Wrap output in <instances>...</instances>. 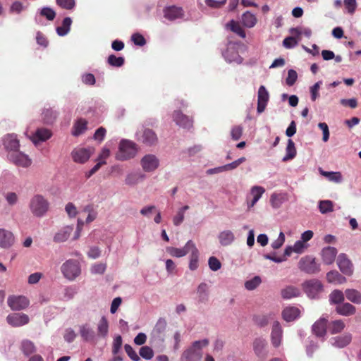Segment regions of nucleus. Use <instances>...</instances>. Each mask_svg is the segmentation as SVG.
<instances>
[{
  "label": "nucleus",
  "mask_w": 361,
  "mask_h": 361,
  "mask_svg": "<svg viewBox=\"0 0 361 361\" xmlns=\"http://www.w3.org/2000/svg\"><path fill=\"white\" fill-rule=\"evenodd\" d=\"M209 344L208 338L195 341L185 349L183 354L182 358L190 361H197L202 358V350L207 347Z\"/></svg>",
  "instance_id": "nucleus-1"
},
{
  "label": "nucleus",
  "mask_w": 361,
  "mask_h": 361,
  "mask_svg": "<svg viewBox=\"0 0 361 361\" xmlns=\"http://www.w3.org/2000/svg\"><path fill=\"white\" fill-rule=\"evenodd\" d=\"M29 208L33 216L41 218L48 212L49 203L42 195H35L30 201Z\"/></svg>",
  "instance_id": "nucleus-2"
},
{
  "label": "nucleus",
  "mask_w": 361,
  "mask_h": 361,
  "mask_svg": "<svg viewBox=\"0 0 361 361\" xmlns=\"http://www.w3.org/2000/svg\"><path fill=\"white\" fill-rule=\"evenodd\" d=\"M138 151L137 145L128 140H122L118 146L116 159L119 161H126L134 158Z\"/></svg>",
  "instance_id": "nucleus-3"
},
{
  "label": "nucleus",
  "mask_w": 361,
  "mask_h": 361,
  "mask_svg": "<svg viewBox=\"0 0 361 361\" xmlns=\"http://www.w3.org/2000/svg\"><path fill=\"white\" fill-rule=\"evenodd\" d=\"M61 271L64 278L72 281L80 275L81 267L78 260L70 259L62 264Z\"/></svg>",
  "instance_id": "nucleus-4"
},
{
  "label": "nucleus",
  "mask_w": 361,
  "mask_h": 361,
  "mask_svg": "<svg viewBox=\"0 0 361 361\" xmlns=\"http://www.w3.org/2000/svg\"><path fill=\"white\" fill-rule=\"evenodd\" d=\"M298 268L307 274H314L320 271V264L316 262L314 257L305 256L300 259Z\"/></svg>",
  "instance_id": "nucleus-5"
},
{
  "label": "nucleus",
  "mask_w": 361,
  "mask_h": 361,
  "mask_svg": "<svg viewBox=\"0 0 361 361\" xmlns=\"http://www.w3.org/2000/svg\"><path fill=\"white\" fill-rule=\"evenodd\" d=\"M302 288L307 295L310 298H316L323 291V285L317 279H311L302 284Z\"/></svg>",
  "instance_id": "nucleus-6"
},
{
  "label": "nucleus",
  "mask_w": 361,
  "mask_h": 361,
  "mask_svg": "<svg viewBox=\"0 0 361 361\" xmlns=\"http://www.w3.org/2000/svg\"><path fill=\"white\" fill-rule=\"evenodd\" d=\"M140 165L145 172H153L159 166V159L154 154L145 155L140 160Z\"/></svg>",
  "instance_id": "nucleus-7"
},
{
  "label": "nucleus",
  "mask_w": 361,
  "mask_h": 361,
  "mask_svg": "<svg viewBox=\"0 0 361 361\" xmlns=\"http://www.w3.org/2000/svg\"><path fill=\"white\" fill-rule=\"evenodd\" d=\"M8 158L12 163L23 168L30 166L32 163L29 157L20 151L10 152Z\"/></svg>",
  "instance_id": "nucleus-8"
},
{
  "label": "nucleus",
  "mask_w": 361,
  "mask_h": 361,
  "mask_svg": "<svg viewBox=\"0 0 361 361\" xmlns=\"http://www.w3.org/2000/svg\"><path fill=\"white\" fill-rule=\"evenodd\" d=\"M337 265L340 271L346 276H351L353 273V264L345 253H341L337 258Z\"/></svg>",
  "instance_id": "nucleus-9"
},
{
  "label": "nucleus",
  "mask_w": 361,
  "mask_h": 361,
  "mask_svg": "<svg viewBox=\"0 0 361 361\" xmlns=\"http://www.w3.org/2000/svg\"><path fill=\"white\" fill-rule=\"evenodd\" d=\"M8 305L12 310H21L25 309L30 304L29 300L22 295L9 296L7 300Z\"/></svg>",
  "instance_id": "nucleus-10"
},
{
  "label": "nucleus",
  "mask_w": 361,
  "mask_h": 361,
  "mask_svg": "<svg viewBox=\"0 0 361 361\" xmlns=\"http://www.w3.org/2000/svg\"><path fill=\"white\" fill-rule=\"evenodd\" d=\"M271 343L274 348H279L283 340V329L278 321H275L272 324L271 331Z\"/></svg>",
  "instance_id": "nucleus-11"
},
{
  "label": "nucleus",
  "mask_w": 361,
  "mask_h": 361,
  "mask_svg": "<svg viewBox=\"0 0 361 361\" xmlns=\"http://www.w3.org/2000/svg\"><path fill=\"white\" fill-rule=\"evenodd\" d=\"M137 135L138 140L148 146L154 145L158 141L156 133L152 129L145 128Z\"/></svg>",
  "instance_id": "nucleus-12"
},
{
  "label": "nucleus",
  "mask_w": 361,
  "mask_h": 361,
  "mask_svg": "<svg viewBox=\"0 0 361 361\" xmlns=\"http://www.w3.org/2000/svg\"><path fill=\"white\" fill-rule=\"evenodd\" d=\"M6 321L12 326L18 327L27 324L29 317L24 313H12L7 316Z\"/></svg>",
  "instance_id": "nucleus-13"
},
{
  "label": "nucleus",
  "mask_w": 361,
  "mask_h": 361,
  "mask_svg": "<svg viewBox=\"0 0 361 361\" xmlns=\"http://www.w3.org/2000/svg\"><path fill=\"white\" fill-rule=\"evenodd\" d=\"M223 56L229 63L235 62L240 64L243 61V58L239 55L235 45L231 43L228 44L226 50L223 53Z\"/></svg>",
  "instance_id": "nucleus-14"
},
{
  "label": "nucleus",
  "mask_w": 361,
  "mask_h": 361,
  "mask_svg": "<svg viewBox=\"0 0 361 361\" xmlns=\"http://www.w3.org/2000/svg\"><path fill=\"white\" fill-rule=\"evenodd\" d=\"M269 94L266 87L264 85H261L258 90L257 94V112L259 114L262 113L267 106L269 101Z\"/></svg>",
  "instance_id": "nucleus-15"
},
{
  "label": "nucleus",
  "mask_w": 361,
  "mask_h": 361,
  "mask_svg": "<svg viewBox=\"0 0 361 361\" xmlns=\"http://www.w3.org/2000/svg\"><path fill=\"white\" fill-rule=\"evenodd\" d=\"M194 243L190 240H188L185 246L182 248H177L174 247H167L166 248V252L172 257H182L185 256L193 246Z\"/></svg>",
  "instance_id": "nucleus-16"
},
{
  "label": "nucleus",
  "mask_w": 361,
  "mask_h": 361,
  "mask_svg": "<svg viewBox=\"0 0 361 361\" xmlns=\"http://www.w3.org/2000/svg\"><path fill=\"white\" fill-rule=\"evenodd\" d=\"M15 242L12 232L4 228H0V247L4 249L10 248Z\"/></svg>",
  "instance_id": "nucleus-17"
},
{
  "label": "nucleus",
  "mask_w": 361,
  "mask_h": 361,
  "mask_svg": "<svg viewBox=\"0 0 361 361\" xmlns=\"http://www.w3.org/2000/svg\"><path fill=\"white\" fill-rule=\"evenodd\" d=\"M255 353L259 357H263L267 353V342L264 338L257 337L252 343Z\"/></svg>",
  "instance_id": "nucleus-18"
},
{
  "label": "nucleus",
  "mask_w": 361,
  "mask_h": 361,
  "mask_svg": "<svg viewBox=\"0 0 361 361\" xmlns=\"http://www.w3.org/2000/svg\"><path fill=\"white\" fill-rule=\"evenodd\" d=\"M92 151L90 149L79 148L75 149L71 152V156L75 162L83 164L90 157Z\"/></svg>",
  "instance_id": "nucleus-19"
},
{
  "label": "nucleus",
  "mask_w": 361,
  "mask_h": 361,
  "mask_svg": "<svg viewBox=\"0 0 361 361\" xmlns=\"http://www.w3.org/2000/svg\"><path fill=\"white\" fill-rule=\"evenodd\" d=\"M337 253V249L334 247L328 246L324 247L321 251V257L324 264L327 265L333 264Z\"/></svg>",
  "instance_id": "nucleus-20"
},
{
  "label": "nucleus",
  "mask_w": 361,
  "mask_h": 361,
  "mask_svg": "<svg viewBox=\"0 0 361 361\" xmlns=\"http://www.w3.org/2000/svg\"><path fill=\"white\" fill-rule=\"evenodd\" d=\"M327 322V318L322 317L314 323L312 327V331L317 337H324L326 334Z\"/></svg>",
  "instance_id": "nucleus-21"
},
{
  "label": "nucleus",
  "mask_w": 361,
  "mask_h": 361,
  "mask_svg": "<svg viewBox=\"0 0 361 361\" xmlns=\"http://www.w3.org/2000/svg\"><path fill=\"white\" fill-rule=\"evenodd\" d=\"M73 231V226H63L54 234L53 240L58 243L66 242L71 236Z\"/></svg>",
  "instance_id": "nucleus-22"
},
{
  "label": "nucleus",
  "mask_w": 361,
  "mask_h": 361,
  "mask_svg": "<svg viewBox=\"0 0 361 361\" xmlns=\"http://www.w3.org/2000/svg\"><path fill=\"white\" fill-rule=\"evenodd\" d=\"M217 238L220 245L224 247L231 245L235 240L233 232L228 229L219 232Z\"/></svg>",
  "instance_id": "nucleus-23"
},
{
  "label": "nucleus",
  "mask_w": 361,
  "mask_h": 361,
  "mask_svg": "<svg viewBox=\"0 0 361 361\" xmlns=\"http://www.w3.org/2000/svg\"><path fill=\"white\" fill-rule=\"evenodd\" d=\"M196 294L200 303H207L209 298V287L208 284L204 282L200 283L197 288Z\"/></svg>",
  "instance_id": "nucleus-24"
},
{
  "label": "nucleus",
  "mask_w": 361,
  "mask_h": 361,
  "mask_svg": "<svg viewBox=\"0 0 361 361\" xmlns=\"http://www.w3.org/2000/svg\"><path fill=\"white\" fill-rule=\"evenodd\" d=\"M351 341L352 335L350 333H346L341 336L331 338L330 342L333 346L342 348L349 345Z\"/></svg>",
  "instance_id": "nucleus-25"
},
{
  "label": "nucleus",
  "mask_w": 361,
  "mask_h": 361,
  "mask_svg": "<svg viewBox=\"0 0 361 361\" xmlns=\"http://www.w3.org/2000/svg\"><path fill=\"white\" fill-rule=\"evenodd\" d=\"M51 136V133L47 128H38L35 133L30 137V139L36 145L39 142H44L49 139Z\"/></svg>",
  "instance_id": "nucleus-26"
},
{
  "label": "nucleus",
  "mask_w": 361,
  "mask_h": 361,
  "mask_svg": "<svg viewBox=\"0 0 361 361\" xmlns=\"http://www.w3.org/2000/svg\"><path fill=\"white\" fill-rule=\"evenodd\" d=\"M301 291L299 288L294 286H286L281 290V296L284 300H290L300 296Z\"/></svg>",
  "instance_id": "nucleus-27"
},
{
  "label": "nucleus",
  "mask_w": 361,
  "mask_h": 361,
  "mask_svg": "<svg viewBox=\"0 0 361 361\" xmlns=\"http://www.w3.org/2000/svg\"><path fill=\"white\" fill-rule=\"evenodd\" d=\"M300 310L294 306H288L282 311V317L288 322L294 321L300 317Z\"/></svg>",
  "instance_id": "nucleus-28"
},
{
  "label": "nucleus",
  "mask_w": 361,
  "mask_h": 361,
  "mask_svg": "<svg viewBox=\"0 0 361 361\" xmlns=\"http://www.w3.org/2000/svg\"><path fill=\"white\" fill-rule=\"evenodd\" d=\"M173 118L177 125L185 128H189L192 125V121L179 111H174Z\"/></svg>",
  "instance_id": "nucleus-29"
},
{
  "label": "nucleus",
  "mask_w": 361,
  "mask_h": 361,
  "mask_svg": "<svg viewBox=\"0 0 361 361\" xmlns=\"http://www.w3.org/2000/svg\"><path fill=\"white\" fill-rule=\"evenodd\" d=\"M164 13V17L171 21L183 17L182 8L174 6L166 8Z\"/></svg>",
  "instance_id": "nucleus-30"
},
{
  "label": "nucleus",
  "mask_w": 361,
  "mask_h": 361,
  "mask_svg": "<svg viewBox=\"0 0 361 361\" xmlns=\"http://www.w3.org/2000/svg\"><path fill=\"white\" fill-rule=\"evenodd\" d=\"M336 312L341 316L348 317L355 314L356 307L349 302H342L341 305H337Z\"/></svg>",
  "instance_id": "nucleus-31"
},
{
  "label": "nucleus",
  "mask_w": 361,
  "mask_h": 361,
  "mask_svg": "<svg viewBox=\"0 0 361 361\" xmlns=\"http://www.w3.org/2000/svg\"><path fill=\"white\" fill-rule=\"evenodd\" d=\"M4 145L8 150L16 152L18 151L20 147L19 141L16 135L9 134L4 138Z\"/></svg>",
  "instance_id": "nucleus-32"
},
{
  "label": "nucleus",
  "mask_w": 361,
  "mask_h": 361,
  "mask_svg": "<svg viewBox=\"0 0 361 361\" xmlns=\"http://www.w3.org/2000/svg\"><path fill=\"white\" fill-rule=\"evenodd\" d=\"M265 190L262 186H253L250 190V194L253 197L250 202H247V207L250 209L259 201L262 195L264 193Z\"/></svg>",
  "instance_id": "nucleus-33"
},
{
  "label": "nucleus",
  "mask_w": 361,
  "mask_h": 361,
  "mask_svg": "<svg viewBox=\"0 0 361 361\" xmlns=\"http://www.w3.org/2000/svg\"><path fill=\"white\" fill-rule=\"evenodd\" d=\"M326 280L329 283L343 284L346 282V278L336 270L330 271L326 274Z\"/></svg>",
  "instance_id": "nucleus-34"
},
{
  "label": "nucleus",
  "mask_w": 361,
  "mask_h": 361,
  "mask_svg": "<svg viewBox=\"0 0 361 361\" xmlns=\"http://www.w3.org/2000/svg\"><path fill=\"white\" fill-rule=\"evenodd\" d=\"M345 295L348 300L357 305L361 304V293L354 288H348L345 290Z\"/></svg>",
  "instance_id": "nucleus-35"
},
{
  "label": "nucleus",
  "mask_w": 361,
  "mask_h": 361,
  "mask_svg": "<svg viewBox=\"0 0 361 361\" xmlns=\"http://www.w3.org/2000/svg\"><path fill=\"white\" fill-rule=\"evenodd\" d=\"M166 324H167L165 319L159 318L152 331V336L153 337L161 336L166 330Z\"/></svg>",
  "instance_id": "nucleus-36"
},
{
  "label": "nucleus",
  "mask_w": 361,
  "mask_h": 361,
  "mask_svg": "<svg viewBox=\"0 0 361 361\" xmlns=\"http://www.w3.org/2000/svg\"><path fill=\"white\" fill-rule=\"evenodd\" d=\"M190 251L191 254L190 256L189 269L195 271L198 268L199 251L195 244Z\"/></svg>",
  "instance_id": "nucleus-37"
},
{
  "label": "nucleus",
  "mask_w": 361,
  "mask_h": 361,
  "mask_svg": "<svg viewBox=\"0 0 361 361\" xmlns=\"http://www.w3.org/2000/svg\"><path fill=\"white\" fill-rule=\"evenodd\" d=\"M145 175L140 173H131L126 176L125 183L128 185H135L145 178Z\"/></svg>",
  "instance_id": "nucleus-38"
},
{
  "label": "nucleus",
  "mask_w": 361,
  "mask_h": 361,
  "mask_svg": "<svg viewBox=\"0 0 361 361\" xmlns=\"http://www.w3.org/2000/svg\"><path fill=\"white\" fill-rule=\"evenodd\" d=\"M345 293L340 290H334L329 295V302L331 305H341L345 300Z\"/></svg>",
  "instance_id": "nucleus-39"
},
{
  "label": "nucleus",
  "mask_w": 361,
  "mask_h": 361,
  "mask_svg": "<svg viewBox=\"0 0 361 361\" xmlns=\"http://www.w3.org/2000/svg\"><path fill=\"white\" fill-rule=\"evenodd\" d=\"M319 171L322 176L327 178L328 180L331 182L339 183L343 180L342 175L340 172L325 171L321 168L319 169Z\"/></svg>",
  "instance_id": "nucleus-40"
},
{
  "label": "nucleus",
  "mask_w": 361,
  "mask_h": 361,
  "mask_svg": "<svg viewBox=\"0 0 361 361\" xmlns=\"http://www.w3.org/2000/svg\"><path fill=\"white\" fill-rule=\"evenodd\" d=\"M72 20L70 17H66L62 22V25L56 27V32L59 36L66 35L71 29Z\"/></svg>",
  "instance_id": "nucleus-41"
},
{
  "label": "nucleus",
  "mask_w": 361,
  "mask_h": 361,
  "mask_svg": "<svg viewBox=\"0 0 361 361\" xmlns=\"http://www.w3.org/2000/svg\"><path fill=\"white\" fill-rule=\"evenodd\" d=\"M242 23L244 26L251 28L257 23L256 16L250 11H246L242 16Z\"/></svg>",
  "instance_id": "nucleus-42"
},
{
  "label": "nucleus",
  "mask_w": 361,
  "mask_h": 361,
  "mask_svg": "<svg viewBox=\"0 0 361 361\" xmlns=\"http://www.w3.org/2000/svg\"><path fill=\"white\" fill-rule=\"evenodd\" d=\"M286 152V154L282 159L283 161H286L288 160L292 159L296 155V149L295 147V143L293 142V141L291 139H289L288 140Z\"/></svg>",
  "instance_id": "nucleus-43"
},
{
  "label": "nucleus",
  "mask_w": 361,
  "mask_h": 361,
  "mask_svg": "<svg viewBox=\"0 0 361 361\" xmlns=\"http://www.w3.org/2000/svg\"><path fill=\"white\" fill-rule=\"evenodd\" d=\"M345 327V323L341 319L332 321L329 324V331L331 334L341 333Z\"/></svg>",
  "instance_id": "nucleus-44"
},
{
  "label": "nucleus",
  "mask_w": 361,
  "mask_h": 361,
  "mask_svg": "<svg viewBox=\"0 0 361 361\" xmlns=\"http://www.w3.org/2000/svg\"><path fill=\"white\" fill-rule=\"evenodd\" d=\"M189 209V206L185 205L180 208L173 218V223L176 226L180 225L185 219V212Z\"/></svg>",
  "instance_id": "nucleus-45"
},
{
  "label": "nucleus",
  "mask_w": 361,
  "mask_h": 361,
  "mask_svg": "<svg viewBox=\"0 0 361 361\" xmlns=\"http://www.w3.org/2000/svg\"><path fill=\"white\" fill-rule=\"evenodd\" d=\"M21 350L26 356H30L35 352V346L32 341L25 340L21 343Z\"/></svg>",
  "instance_id": "nucleus-46"
},
{
  "label": "nucleus",
  "mask_w": 361,
  "mask_h": 361,
  "mask_svg": "<svg viewBox=\"0 0 361 361\" xmlns=\"http://www.w3.org/2000/svg\"><path fill=\"white\" fill-rule=\"evenodd\" d=\"M80 333L82 338L85 341H92L94 338V331L87 325H82L80 327Z\"/></svg>",
  "instance_id": "nucleus-47"
},
{
  "label": "nucleus",
  "mask_w": 361,
  "mask_h": 361,
  "mask_svg": "<svg viewBox=\"0 0 361 361\" xmlns=\"http://www.w3.org/2000/svg\"><path fill=\"white\" fill-rule=\"evenodd\" d=\"M226 27H229L231 31L236 33L240 37L245 38L246 37V34L244 30L235 21L231 20L228 23H227Z\"/></svg>",
  "instance_id": "nucleus-48"
},
{
  "label": "nucleus",
  "mask_w": 361,
  "mask_h": 361,
  "mask_svg": "<svg viewBox=\"0 0 361 361\" xmlns=\"http://www.w3.org/2000/svg\"><path fill=\"white\" fill-rule=\"evenodd\" d=\"M273 316L272 314L256 316L255 317V322L257 326L264 327L273 319Z\"/></svg>",
  "instance_id": "nucleus-49"
},
{
  "label": "nucleus",
  "mask_w": 361,
  "mask_h": 361,
  "mask_svg": "<svg viewBox=\"0 0 361 361\" xmlns=\"http://www.w3.org/2000/svg\"><path fill=\"white\" fill-rule=\"evenodd\" d=\"M57 116L56 111L51 109H44L42 112V118L46 123H52Z\"/></svg>",
  "instance_id": "nucleus-50"
},
{
  "label": "nucleus",
  "mask_w": 361,
  "mask_h": 361,
  "mask_svg": "<svg viewBox=\"0 0 361 361\" xmlns=\"http://www.w3.org/2000/svg\"><path fill=\"white\" fill-rule=\"evenodd\" d=\"M109 324L108 321L105 317H102L98 323L97 331L98 334L102 336H106L108 334Z\"/></svg>",
  "instance_id": "nucleus-51"
},
{
  "label": "nucleus",
  "mask_w": 361,
  "mask_h": 361,
  "mask_svg": "<svg viewBox=\"0 0 361 361\" xmlns=\"http://www.w3.org/2000/svg\"><path fill=\"white\" fill-rule=\"evenodd\" d=\"M319 209L322 214H326L334 210L333 202L331 200H321L319 202Z\"/></svg>",
  "instance_id": "nucleus-52"
},
{
  "label": "nucleus",
  "mask_w": 361,
  "mask_h": 361,
  "mask_svg": "<svg viewBox=\"0 0 361 361\" xmlns=\"http://www.w3.org/2000/svg\"><path fill=\"white\" fill-rule=\"evenodd\" d=\"M262 283L261 278L258 276L253 277L252 279L245 281V288L248 290H255Z\"/></svg>",
  "instance_id": "nucleus-53"
},
{
  "label": "nucleus",
  "mask_w": 361,
  "mask_h": 361,
  "mask_svg": "<svg viewBox=\"0 0 361 361\" xmlns=\"http://www.w3.org/2000/svg\"><path fill=\"white\" fill-rule=\"evenodd\" d=\"M107 61L111 66L121 67L124 64V58L111 54L109 56Z\"/></svg>",
  "instance_id": "nucleus-54"
},
{
  "label": "nucleus",
  "mask_w": 361,
  "mask_h": 361,
  "mask_svg": "<svg viewBox=\"0 0 361 361\" xmlns=\"http://www.w3.org/2000/svg\"><path fill=\"white\" fill-rule=\"evenodd\" d=\"M86 128H87V122L83 119H80V120L78 121V122L75 123V125L74 126V130L73 132V134L75 136H78V135L82 134V133H84V131L86 130Z\"/></svg>",
  "instance_id": "nucleus-55"
},
{
  "label": "nucleus",
  "mask_w": 361,
  "mask_h": 361,
  "mask_svg": "<svg viewBox=\"0 0 361 361\" xmlns=\"http://www.w3.org/2000/svg\"><path fill=\"white\" fill-rule=\"evenodd\" d=\"M56 4L66 10H72L75 6V0H56Z\"/></svg>",
  "instance_id": "nucleus-56"
},
{
  "label": "nucleus",
  "mask_w": 361,
  "mask_h": 361,
  "mask_svg": "<svg viewBox=\"0 0 361 361\" xmlns=\"http://www.w3.org/2000/svg\"><path fill=\"white\" fill-rule=\"evenodd\" d=\"M39 13L42 16L45 17L48 20H53L56 17V12L49 7L42 8Z\"/></svg>",
  "instance_id": "nucleus-57"
},
{
  "label": "nucleus",
  "mask_w": 361,
  "mask_h": 361,
  "mask_svg": "<svg viewBox=\"0 0 361 361\" xmlns=\"http://www.w3.org/2000/svg\"><path fill=\"white\" fill-rule=\"evenodd\" d=\"M140 356L145 360H151L153 357L154 353L152 349L149 346H143L140 349Z\"/></svg>",
  "instance_id": "nucleus-58"
},
{
  "label": "nucleus",
  "mask_w": 361,
  "mask_h": 361,
  "mask_svg": "<svg viewBox=\"0 0 361 361\" xmlns=\"http://www.w3.org/2000/svg\"><path fill=\"white\" fill-rule=\"evenodd\" d=\"M322 84V81H318L314 85L310 87V91L312 101L314 102L319 97V90Z\"/></svg>",
  "instance_id": "nucleus-59"
},
{
  "label": "nucleus",
  "mask_w": 361,
  "mask_h": 361,
  "mask_svg": "<svg viewBox=\"0 0 361 361\" xmlns=\"http://www.w3.org/2000/svg\"><path fill=\"white\" fill-rule=\"evenodd\" d=\"M209 269L214 271H216L221 267L220 261L215 257H210L208 260Z\"/></svg>",
  "instance_id": "nucleus-60"
},
{
  "label": "nucleus",
  "mask_w": 361,
  "mask_h": 361,
  "mask_svg": "<svg viewBox=\"0 0 361 361\" xmlns=\"http://www.w3.org/2000/svg\"><path fill=\"white\" fill-rule=\"evenodd\" d=\"M298 40L295 37H286L283 41V45L287 49H291L297 46Z\"/></svg>",
  "instance_id": "nucleus-61"
},
{
  "label": "nucleus",
  "mask_w": 361,
  "mask_h": 361,
  "mask_svg": "<svg viewBox=\"0 0 361 361\" xmlns=\"http://www.w3.org/2000/svg\"><path fill=\"white\" fill-rule=\"evenodd\" d=\"M65 211L70 218H74L78 214L76 207L72 202H68L65 207Z\"/></svg>",
  "instance_id": "nucleus-62"
},
{
  "label": "nucleus",
  "mask_w": 361,
  "mask_h": 361,
  "mask_svg": "<svg viewBox=\"0 0 361 361\" xmlns=\"http://www.w3.org/2000/svg\"><path fill=\"white\" fill-rule=\"evenodd\" d=\"M78 293V289L75 286H68L64 290V298L66 300H71L73 298L75 294Z\"/></svg>",
  "instance_id": "nucleus-63"
},
{
  "label": "nucleus",
  "mask_w": 361,
  "mask_h": 361,
  "mask_svg": "<svg viewBox=\"0 0 361 361\" xmlns=\"http://www.w3.org/2000/svg\"><path fill=\"white\" fill-rule=\"evenodd\" d=\"M4 197L8 204L11 206L16 204L18 202V197L16 192H8L5 194Z\"/></svg>",
  "instance_id": "nucleus-64"
}]
</instances>
